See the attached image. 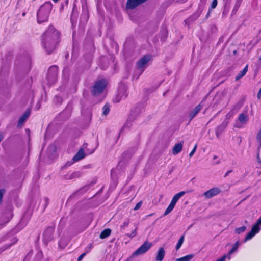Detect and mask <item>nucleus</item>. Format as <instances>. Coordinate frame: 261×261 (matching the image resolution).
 <instances>
[{"instance_id":"16","label":"nucleus","mask_w":261,"mask_h":261,"mask_svg":"<svg viewBox=\"0 0 261 261\" xmlns=\"http://www.w3.org/2000/svg\"><path fill=\"white\" fill-rule=\"evenodd\" d=\"M31 114V111L28 109L19 118L17 126L18 127H21L27 119L29 117Z\"/></svg>"},{"instance_id":"37","label":"nucleus","mask_w":261,"mask_h":261,"mask_svg":"<svg viewBox=\"0 0 261 261\" xmlns=\"http://www.w3.org/2000/svg\"><path fill=\"white\" fill-rule=\"evenodd\" d=\"M102 110H103V112H102L103 115H104L105 116L109 114L110 110V105L108 103L105 104V106L102 108Z\"/></svg>"},{"instance_id":"6","label":"nucleus","mask_w":261,"mask_h":261,"mask_svg":"<svg viewBox=\"0 0 261 261\" xmlns=\"http://www.w3.org/2000/svg\"><path fill=\"white\" fill-rule=\"evenodd\" d=\"M200 2L201 4L199 5L196 11L185 20L186 22H192L199 18L203 10L204 5L206 3V0H200Z\"/></svg>"},{"instance_id":"33","label":"nucleus","mask_w":261,"mask_h":261,"mask_svg":"<svg viewBox=\"0 0 261 261\" xmlns=\"http://www.w3.org/2000/svg\"><path fill=\"white\" fill-rule=\"evenodd\" d=\"M175 205V204L171 202L168 206L167 207V208H166V210H165L163 214V216H165L169 214L173 210Z\"/></svg>"},{"instance_id":"60","label":"nucleus","mask_w":261,"mask_h":261,"mask_svg":"<svg viewBox=\"0 0 261 261\" xmlns=\"http://www.w3.org/2000/svg\"><path fill=\"white\" fill-rule=\"evenodd\" d=\"M3 139V136L0 134V142Z\"/></svg>"},{"instance_id":"51","label":"nucleus","mask_w":261,"mask_h":261,"mask_svg":"<svg viewBox=\"0 0 261 261\" xmlns=\"http://www.w3.org/2000/svg\"><path fill=\"white\" fill-rule=\"evenodd\" d=\"M86 252H84L83 253H82V254H81L78 258H77V261H81L82 260V259L83 258V257L86 255Z\"/></svg>"},{"instance_id":"22","label":"nucleus","mask_w":261,"mask_h":261,"mask_svg":"<svg viewBox=\"0 0 261 261\" xmlns=\"http://www.w3.org/2000/svg\"><path fill=\"white\" fill-rule=\"evenodd\" d=\"M77 17V12L75 11L74 8H73L72 12L70 17V21L72 24V27H74L76 23Z\"/></svg>"},{"instance_id":"44","label":"nucleus","mask_w":261,"mask_h":261,"mask_svg":"<svg viewBox=\"0 0 261 261\" xmlns=\"http://www.w3.org/2000/svg\"><path fill=\"white\" fill-rule=\"evenodd\" d=\"M137 228H136V229L132 231V232H131V233H127L126 234V236H127L129 238H133L134 237L136 234H137Z\"/></svg>"},{"instance_id":"7","label":"nucleus","mask_w":261,"mask_h":261,"mask_svg":"<svg viewBox=\"0 0 261 261\" xmlns=\"http://www.w3.org/2000/svg\"><path fill=\"white\" fill-rule=\"evenodd\" d=\"M151 57L152 56L150 55H146L137 61V67L138 70H140L141 73L144 71L147 63L151 59Z\"/></svg>"},{"instance_id":"63","label":"nucleus","mask_w":261,"mask_h":261,"mask_svg":"<svg viewBox=\"0 0 261 261\" xmlns=\"http://www.w3.org/2000/svg\"><path fill=\"white\" fill-rule=\"evenodd\" d=\"M236 127H238V128H240L241 126H240V125L237 124V125H236Z\"/></svg>"},{"instance_id":"10","label":"nucleus","mask_w":261,"mask_h":261,"mask_svg":"<svg viewBox=\"0 0 261 261\" xmlns=\"http://www.w3.org/2000/svg\"><path fill=\"white\" fill-rule=\"evenodd\" d=\"M127 88L125 86L123 85L120 86L118 90L116 102H118L121 100L125 99L127 97Z\"/></svg>"},{"instance_id":"27","label":"nucleus","mask_w":261,"mask_h":261,"mask_svg":"<svg viewBox=\"0 0 261 261\" xmlns=\"http://www.w3.org/2000/svg\"><path fill=\"white\" fill-rule=\"evenodd\" d=\"M248 71V65H247L243 70H242L236 76V80L237 81L243 77Z\"/></svg>"},{"instance_id":"34","label":"nucleus","mask_w":261,"mask_h":261,"mask_svg":"<svg viewBox=\"0 0 261 261\" xmlns=\"http://www.w3.org/2000/svg\"><path fill=\"white\" fill-rule=\"evenodd\" d=\"M175 205V204L171 202L168 206L167 207V208H166V210H165L163 214V216H165L169 214L173 210Z\"/></svg>"},{"instance_id":"43","label":"nucleus","mask_w":261,"mask_h":261,"mask_svg":"<svg viewBox=\"0 0 261 261\" xmlns=\"http://www.w3.org/2000/svg\"><path fill=\"white\" fill-rule=\"evenodd\" d=\"M5 192H6L5 189H0V204H1L2 203L3 197Z\"/></svg>"},{"instance_id":"1","label":"nucleus","mask_w":261,"mask_h":261,"mask_svg":"<svg viewBox=\"0 0 261 261\" xmlns=\"http://www.w3.org/2000/svg\"><path fill=\"white\" fill-rule=\"evenodd\" d=\"M41 44L47 54H51L60 41V33L53 25L49 26L41 36Z\"/></svg>"},{"instance_id":"15","label":"nucleus","mask_w":261,"mask_h":261,"mask_svg":"<svg viewBox=\"0 0 261 261\" xmlns=\"http://www.w3.org/2000/svg\"><path fill=\"white\" fill-rule=\"evenodd\" d=\"M227 125V122L224 121L216 128V129H215L216 136L217 138H220L221 134L225 130Z\"/></svg>"},{"instance_id":"54","label":"nucleus","mask_w":261,"mask_h":261,"mask_svg":"<svg viewBox=\"0 0 261 261\" xmlns=\"http://www.w3.org/2000/svg\"><path fill=\"white\" fill-rule=\"evenodd\" d=\"M211 11H212L211 9H209L208 11V12L207 13V14H206V15L205 16V18L206 19H207L210 16V14L211 13Z\"/></svg>"},{"instance_id":"19","label":"nucleus","mask_w":261,"mask_h":261,"mask_svg":"<svg viewBox=\"0 0 261 261\" xmlns=\"http://www.w3.org/2000/svg\"><path fill=\"white\" fill-rule=\"evenodd\" d=\"M165 255V251L163 247H160L157 251L155 260L156 261H162L164 258Z\"/></svg>"},{"instance_id":"14","label":"nucleus","mask_w":261,"mask_h":261,"mask_svg":"<svg viewBox=\"0 0 261 261\" xmlns=\"http://www.w3.org/2000/svg\"><path fill=\"white\" fill-rule=\"evenodd\" d=\"M83 173L82 172L77 171L72 173L70 174L65 175L64 179L65 180H75L76 178H79L82 176Z\"/></svg>"},{"instance_id":"17","label":"nucleus","mask_w":261,"mask_h":261,"mask_svg":"<svg viewBox=\"0 0 261 261\" xmlns=\"http://www.w3.org/2000/svg\"><path fill=\"white\" fill-rule=\"evenodd\" d=\"M81 113L85 117L86 120H91L92 117V109L91 108L82 109Z\"/></svg>"},{"instance_id":"40","label":"nucleus","mask_w":261,"mask_h":261,"mask_svg":"<svg viewBox=\"0 0 261 261\" xmlns=\"http://www.w3.org/2000/svg\"><path fill=\"white\" fill-rule=\"evenodd\" d=\"M54 101L55 103L57 104H61L63 102V99L62 97L56 95L54 98Z\"/></svg>"},{"instance_id":"55","label":"nucleus","mask_w":261,"mask_h":261,"mask_svg":"<svg viewBox=\"0 0 261 261\" xmlns=\"http://www.w3.org/2000/svg\"><path fill=\"white\" fill-rule=\"evenodd\" d=\"M259 150L258 151V153H257V161L259 163L261 164V160L260 159V157H259Z\"/></svg>"},{"instance_id":"56","label":"nucleus","mask_w":261,"mask_h":261,"mask_svg":"<svg viewBox=\"0 0 261 261\" xmlns=\"http://www.w3.org/2000/svg\"><path fill=\"white\" fill-rule=\"evenodd\" d=\"M232 172V170H228L227 172H226V173L225 174L224 177H226V176H227L230 173H231Z\"/></svg>"},{"instance_id":"62","label":"nucleus","mask_w":261,"mask_h":261,"mask_svg":"<svg viewBox=\"0 0 261 261\" xmlns=\"http://www.w3.org/2000/svg\"><path fill=\"white\" fill-rule=\"evenodd\" d=\"M237 50H234V51H233V54H234V55H236V54H237Z\"/></svg>"},{"instance_id":"12","label":"nucleus","mask_w":261,"mask_h":261,"mask_svg":"<svg viewBox=\"0 0 261 261\" xmlns=\"http://www.w3.org/2000/svg\"><path fill=\"white\" fill-rule=\"evenodd\" d=\"M146 1L147 0H127L126 8L127 9H133Z\"/></svg>"},{"instance_id":"42","label":"nucleus","mask_w":261,"mask_h":261,"mask_svg":"<svg viewBox=\"0 0 261 261\" xmlns=\"http://www.w3.org/2000/svg\"><path fill=\"white\" fill-rule=\"evenodd\" d=\"M68 4V0H65L64 2L61 3L60 7V11H62L65 6H67Z\"/></svg>"},{"instance_id":"30","label":"nucleus","mask_w":261,"mask_h":261,"mask_svg":"<svg viewBox=\"0 0 261 261\" xmlns=\"http://www.w3.org/2000/svg\"><path fill=\"white\" fill-rule=\"evenodd\" d=\"M95 181H92L90 184L86 185L81 188L77 192H80V193H85L86 191H87L90 188V187L94 184H95Z\"/></svg>"},{"instance_id":"41","label":"nucleus","mask_w":261,"mask_h":261,"mask_svg":"<svg viewBox=\"0 0 261 261\" xmlns=\"http://www.w3.org/2000/svg\"><path fill=\"white\" fill-rule=\"evenodd\" d=\"M129 220L128 219H126L124 220L123 224L120 226V228L121 229H124L126 227H127L129 224Z\"/></svg>"},{"instance_id":"52","label":"nucleus","mask_w":261,"mask_h":261,"mask_svg":"<svg viewBox=\"0 0 261 261\" xmlns=\"http://www.w3.org/2000/svg\"><path fill=\"white\" fill-rule=\"evenodd\" d=\"M226 257L228 258L227 255H224L222 257L218 259L216 261H225Z\"/></svg>"},{"instance_id":"53","label":"nucleus","mask_w":261,"mask_h":261,"mask_svg":"<svg viewBox=\"0 0 261 261\" xmlns=\"http://www.w3.org/2000/svg\"><path fill=\"white\" fill-rule=\"evenodd\" d=\"M243 105V103H241L240 102L238 103L234 106L233 109H239Z\"/></svg>"},{"instance_id":"11","label":"nucleus","mask_w":261,"mask_h":261,"mask_svg":"<svg viewBox=\"0 0 261 261\" xmlns=\"http://www.w3.org/2000/svg\"><path fill=\"white\" fill-rule=\"evenodd\" d=\"M221 190L219 188H213L204 192V196L209 199L219 194Z\"/></svg>"},{"instance_id":"18","label":"nucleus","mask_w":261,"mask_h":261,"mask_svg":"<svg viewBox=\"0 0 261 261\" xmlns=\"http://www.w3.org/2000/svg\"><path fill=\"white\" fill-rule=\"evenodd\" d=\"M18 241V239L16 237H13L11 239V243L6 244L4 246L0 248V254L5 250L10 248L12 245L16 244Z\"/></svg>"},{"instance_id":"39","label":"nucleus","mask_w":261,"mask_h":261,"mask_svg":"<svg viewBox=\"0 0 261 261\" xmlns=\"http://www.w3.org/2000/svg\"><path fill=\"white\" fill-rule=\"evenodd\" d=\"M246 226H243L239 228H236L234 230L236 233L238 234H240L243 232H244L246 230Z\"/></svg>"},{"instance_id":"21","label":"nucleus","mask_w":261,"mask_h":261,"mask_svg":"<svg viewBox=\"0 0 261 261\" xmlns=\"http://www.w3.org/2000/svg\"><path fill=\"white\" fill-rule=\"evenodd\" d=\"M85 156L84 150L83 148H81L79 149L78 152L76 153L74 156L72 160L73 161L76 162L82 159H83Z\"/></svg>"},{"instance_id":"36","label":"nucleus","mask_w":261,"mask_h":261,"mask_svg":"<svg viewBox=\"0 0 261 261\" xmlns=\"http://www.w3.org/2000/svg\"><path fill=\"white\" fill-rule=\"evenodd\" d=\"M256 140L258 143V146L257 147V150H260L261 148V128L258 132L256 135Z\"/></svg>"},{"instance_id":"59","label":"nucleus","mask_w":261,"mask_h":261,"mask_svg":"<svg viewBox=\"0 0 261 261\" xmlns=\"http://www.w3.org/2000/svg\"><path fill=\"white\" fill-rule=\"evenodd\" d=\"M71 164H72L71 163L67 162L65 166H70L71 165Z\"/></svg>"},{"instance_id":"46","label":"nucleus","mask_w":261,"mask_h":261,"mask_svg":"<svg viewBox=\"0 0 261 261\" xmlns=\"http://www.w3.org/2000/svg\"><path fill=\"white\" fill-rule=\"evenodd\" d=\"M132 117H133V114H132L129 116L127 122L125 123V124L124 125V127H129V126L128 125L129 121H133L134 120V119H133Z\"/></svg>"},{"instance_id":"20","label":"nucleus","mask_w":261,"mask_h":261,"mask_svg":"<svg viewBox=\"0 0 261 261\" xmlns=\"http://www.w3.org/2000/svg\"><path fill=\"white\" fill-rule=\"evenodd\" d=\"M183 142L176 144L172 148V153L173 155H176L180 153L182 149Z\"/></svg>"},{"instance_id":"26","label":"nucleus","mask_w":261,"mask_h":261,"mask_svg":"<svg viewBox=\"0 0 261 261\" xmlns=\"http://www.w3.org/2000/svg\"><path fill=\"white\" fill-rule=\"evenodd\" d=\"M238 120L242 124H246L248 120V117L247 115L242 113L239 115Z\"/></svg>"},{"instance_id":"23","label":"nucleus","mask_w":261,"mask_h":261,"mask_svg":"<svg viewBox=\"0 0 261 261\" xmlns=\"http://www.w3.org/2000/svg\"><path fill=\"white\" fill-rule=\"evenodd\" d=\"M89 18V14L87 10H83L82 14L80 17V22L81 23H87Z\"/></svg>"},{"instance_id":"29","label":"nucleus","mask_w":261,"mask_h":261,"mask_svg":"<svg viewBox=\"0 0 261 261\" xmlns=\"http://www.w3.org/2000/svg\"><path fill=\"white\" fill-rule=\"evenodd\" d=\"M168 32L167 29H164L161 31V40L162 42H164L166 41L168 37Z\"/></svg>"},{"instance_id":"5","label":"nucleus","mask_w":261,"mask_h":261,"mask_svg":"<svg viewBox=\"0 0 261 261\" xmlns=\"http://www.w3.org/2000/svg\"><path fill=\"white\" fill-rule=\"evenodd\" d=\"M261 224V217L258 218L256 223L252 226L251 230L246 236L244 242H246L248 240H251L256 234L258 233L260 230V228L259 225Z\"/></svg>"},{"instance_id":"45","label":"nucleus","mask_w":261,"mask_h":261,"mask_svg":"<svg viewBox=\"0 0 261 261\" xmlns=\"http://www.w3.org/2000/svg\"><path fill=\"white\" fill-rule=\"evenodd\" d=\"M217 0H213L212 1V3L211 5V8L210 9H211V10H212L213 9L215 8L217 5Z\"/></svg>"},{"instance_id":"64","label":"nucleus","mask_w":261,"mask_h":261,"mask_svg":"<svg viewBox=\"0 0 261 261\" xmlns=\"http://www.w3.org/2000/svg\"><path fill=\"white\" fill-rule=\"evenodd\" d=\"M217 158V156L216 155H215L214 157H213V159H216Z\"/></svg>"},{"instance_id":"8","label":"nucleus","mask_w":261,"mask_h":261,"mask_svg":"<svg viewBox=\"0 0 261 261\" xmlns=\"http://www.w3.org/2000/svg\"><path fill=\"white\" fill-rule=\"evenodd\" d=\"M151 243L146 241L138 249L133 252L131 257L144 254L151 248Z\"/></svg>"},{"instance_id":"3","label":"nucleus","mask_w":261,"mask_h":261,"mask_svg":"<svg viewBox=\"0 0 261 261\" xmlns=\"http://www.w3.org/2000/svg\"><path fill=\"white\" fill-rule=\"evenodd\" d=\"M107 85V82L105 79H101L96 81L92 87L91 93L93 96H97L103 93Z\"/></svg>"},{"instance_id":"58","label":"nucleus","mask_w":261,"mask_h":261,"mask_svg":"<svg viewBox=\"0 0 261 261\" xmlns=\"http://www.w3.org/2000/svg\"><path fill=\"white\" fill-rule=\"evenodd\" d=\"M44 199H45V201H46V206H47V205H48V202H48V201H49V199H48L47 198H46V197H45Z\"/></svg>"},{"instance_id":"24","label":"nucleus","mask_w":261,"mask_h":261,"mask_svg":"<svg viewBox=\"0 0 261 261\" xmlns=\"http://www.w3.org/2000/svg\"><path fill=\"white\" fill-rule=\"evenodd\" d=\"M239 244H240L239 241H237L233 245L232 248L229 251V252L227 255L228 256V259L229 260L231 258L230 255L237 250V249L239 247Z\"/></svg>"},{"instance_id":"32","label":"nucleus","mask_w":261,"mask_h":261,"mask_svg":"<svg viewBox=\"0 0 261 261\" xmlns=\"http://www.w3.org/2000/svg\"><path fill=\"white\" fill-rule=\"evenodd\" d=\"M242 1V0H237L236 1L232 11V14L234 15L236 14L237 12L238 11L239 7L241 4Z\"/></svg>"},{"instance_id":"57","label":"nucleus","mask_w":261,"mask_h":261,"mask_svg":"<svg viewBox=\"0 0 261 261\" xmlns=\"http://www.w3.org/2000/svg\"><path fill=\"white\" fill-rule=\"evenodd\" d=\"M129 151H126L125 152H124L123 153V155H124V156H126V155L128 153H129Z\"/></svg>"},{"instance_id":"38","label":"nucleus","mask_w":261,"mask_h":261,"mask_svg":"<svg viewBox=\"0 0 261 261\" xmlns=\"http://www.w3.org/2000/svg\"><path fill=\"white\" fill-rule=\"evenodd\" d=\"M184 241V236H182L180 237V239H179V240L176 245L175 248H176V250H178L180 248L182 244H183Z\"/></svg>"},{"instance_id":"9","label":"nucleus","mask_w":261,"mask_h":261,"mask_svg":"<svg viewBox=\"0 0 261 261\" xmlns=\"http://www.w3.org/2000/svg\"><path fill=\"white\" fill-rule=\"evenodd\" d=\"M55 230V226L47 227L43 234V241L46 245L54 239L53 233Z\"/></svg>"},{"instance_id":"28","label":"nucleus","mask_w":261,"mask_h":261,"mask_svg":"<svg viewBox=\"0 0 261 261\" xmlns=\"http://www.w3.org/2000/svg\"><path fill=\"white\" fill-rule=\"evenodd\" d=\"M111 233V230L110 228H107L104 229L100 233V239H105L109 237Z\"/></svg>"},{"instance_id":"49","label":"nucleus","mask_w":261,"mask_h":261,"mask_svg":"<svg viewBox=\"0 0 261 261\" xmlns=\"http://www.w3.org/2000/svg\"><path fill=\"white\" fill-rule=\"evenodd\" d=\"M87 41L89 42V45L92 46L93 45V40L91 38H87L85 42L86 43Z\"/></svg>"},{"instance_id":"31","label":"nucleus","mask_w":261,"mask_h":261,"mask_svg":"<svg viewBox=\"0 0 261 261\" xmlns=\"http://www.w3.org/2000/svg\"><path fill=\"white\" fill-rule=\"evenodd\" d=\"M194 257L192 254L187 255L182 257L176 259V261H190Z\"/></svg>"},{"instance_id":"48","label":"nucleus","mask_w":261,"mask_h":261,"mask_svg":"<svg viewBox=\"0 0 261 261\" xmlns=\"http://www.w3.org/2000/svg\"><path fill=\"white\" fill-rule=\"evenodd\" d=\"M196 148H197V145L196 144L194 146V147L193 148V149H192V150L191 151V152L189 153V156L191 158L192 157L193 154L195 153L196 150Z\"/></svg>"},{"instance_id":"61","label":"nucleus","mask_w":261,"mask_h":261,"mask_svg":"<svg viewBox=\"0 0 261 261\" xmlns=\"http://www.w3.org/2000/svg\"><path fill=\"white\" fill-rule=\"evenodd\" d=\"M89 248H91L92 247V244H89Z\"/></svg>"},{"instance_id":"35","label":"nucleus","mask_w":261,"mask_h":261,"mask_svg":"<svg viewBox=\"0 0 261 261\" xmlns=\"http://www.w3.org/2000/svg\"><path fill=\"white\" fill-rule=\"evenodd\" d=\"M175 205V204L171 202L168 206L167 207V208H166V210H165L163 214V216H165L169 214L173 210Z\"/></svg>"},{"instance_id":"13","label":"nucleus","mask_w":261,"mask_h":261,"mask_svg":"<svg viewBox=\"0 0 261 261\" xmlns=\"http://www.w3.org/2000/svg\"><path fill=\"white\" fill-rule=\"evenodd\" d=\"M203 106L201 102L193 110H191L189 113V117L190 118L189 122H190L196 115L201 110Z\"/></svg>"},{"instance_id":"47","label":"nucleus","mask_w":261,"mask_h":261,"mask_svg":"<svg viewBox=\"0 0 261 261\" xmlns=\"http://www.w3.org/2000/svg\"><path fill=\"white\" fill-rule=\"evenodd\" d=\"M142 201H140L139 202H138L136 205H135V207H134V210H139L142 206Z\"/></svg>"},{"instance_id":"4","label":"nucleus","mask_w":261,"mask_h":261,"mask_svg":"<svg viewBox=\"0 0 261 261\" xmlns=\"http://www.w3.org/2000/svg\"><path fill=\"white\" fill-rule=\"evenodd\" d=\"M58 73V67L57 66L53 65L49 68L46 77L48 85H51L57 81Z\"/></svg>"},{"instance_id":"50","label":"nucleus","mask_w":261,"mask_h":261,"mask_svg":"<svg viewBox=\"0 0 261 261\" xmlns=\"http://www.w3.org/2000/svg\"><path fill=\"white\" fill-rule=\"evenodd\" d=\"M36 257H38L39 259H41L43 257V253L41 251H39L37 253L36 255Z\"/></svg>"},{"instance_id":"2","label":"nucleus","mask_w":261,"mask_h":261,"mask_svg":"<svg viewBox=\"0 0 261 261\" xmlns=\"http://www.w3.org/2000/svg\"><path fill=\"white\" fill-rule=\"evenodd\" d=\"M53 5L50 2H46L40 6L37 15L38 23H42L48 20Z\"/></svg>"},{"instance_id":"25","label":"nucleus","mask_w":261,"mask_h":261,"mask_svg":"<svg viewBox=\"0 0 261 261\" xmlns=\"http://www.w3.org/2000/svg\"><path fill=\"white\" fill-rule=\"evenodd\" d=\"M186 192L185 191H181L177 194H176L172 199L171 202L176 204L177 201L178 199L181 198L182 196L185 194Z\"/></svg>"}]
</instances>
